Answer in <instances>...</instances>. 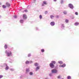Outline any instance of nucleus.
<instances>
[{"instance_id": "nucleus-45", "label": "nucleus", "mask_w": 79, "mask_h": 79, "mask_svg": "<svg viewBox=\"0 0 79 79\" xmlns=\"http://www.w3.org/2000/svg\"><path fill=\"white\" fill-rule=\"evenodd\" d=\"M36 1V0H34V2H35Z\"/></svg>"}, {"instance_id": "nucleus-33", "label": "nucleus", "mask_w": 79, "mask_h": 79, "mask_svg": "<svg viewBox=\"0 0 79 79\" xmlns=\"http://www.w3.org/2000/svg\"><path fill=\"white\" fill-rule=\"evenodd\" d=\"M2 77H3V75H0V79H1V78H2Z\"/></svg>"}, {"instance_id": "nucleus-42", "label": "nucleus", "mask_w": 79, "mask_h": 79, "mask_svg": "<svg viewBox=\"0 0 79 79\" xmlns=\"http://www.w3.org/2000/svg\"><path fill=\"white\" fill-rule=\"evenodd\" d=\"M36 30H38L39 28L37 27H36Z\"/></svg>"}, {"instance_id": "nucleus-22", "label": "nucleus", "mask_w": 79, "mask_h": 79, "mask_svg": "<svg viewBox=\"0 0 79 79\" xmlns=\"http://www.w3.org/2000/svg\"><path fill=\"white\" fill-rule=\"evenodd\" d=\"M78 24H79V23L78 22H76V23H75V26H78Z\"/></svg>"}, {"instance_id": "nucleus-37", "label": "nucleus", "mask_w": 79, "mask_h": 79, "mask_svg": "<svg viewBox=\"0 0 79 79\" xmlns=\"http://www.w3.org/2000/svg\"><path fill=\"white\" fill-rule=\"evenodd\" d=\"M10 70L11 71H14V69H10Z\"/></svg>"}, {"instance_id": "nucleus-44", "label": "nucleus", "mask_w": 79, "mask_h": 79, "mask_svg": "<svg viewBox=\"0 0 79 79\" xmlns=\"http://www.w3.org/2000/svg\"><path fill=\"white\" fill-rule=\"evenodd\" d=\"M54 1V2H56L57 0H53Z\"/></svg>"}, {"instance_id": "nucleus-20", "label": "nucleus", "mask_w": 79, "mask_h": 79, "mask_svg": "<svg viewBox=\"0 0 79 79\" xmlns=\"http://www.w3.org/2000/svg\"><path fill=\"white\" fill-rule=\"evenodd\" d=\"M25 64H29V61L28 60H26L25 62Z\"/></svg>"}, {"instance_id": "nucleus-41", "label": "nucleus", "mask_w": 79, "mask_h": 79, "mask_svg": "<svg viewBox=\"0 0 79 79\" xmlns=\"http://www.w3.org/2000/svg\"><path fill=\"white\" fill-rule=\"evenodd\" d=\"M14 17L15 18H16L17 16L15 15V16H14Z\"/></svg>"}, {"instance_id": "nucleus-38", "label": "nucleus", "mask_w": 79, "mask_h": 79, "mask_svg": "<svg viewBox=\"0 0 79 79\" xmlns=\"http://www.w3.org/2000/svg\"><path fill=\"white\" fill-rule=\"evenodd\" d=\"M60 3H61V4H63V0H61V1L60 2Z\"/></svg>"}, {"instance_id": "nucleus-16", "label": "nucleus", "mask_w": 79, "mask_h": 79, "mask_svg": "<svg viewBox=\"0 0 79 79\" xmlns=\"http://www.w3.org/2000/svg\"><path fill=\"white\" fill-rule=\"evenodd\" d=\"M29 74L30 75L32 76L33 75V73L32 72H30L29 73Z\"/></svg>"}, {"instance_id": "nucleus-10", "label": "nucleus", "mask_w": 79, "mask_h": 79, "mask_svg": "<svg viewBox=\"0 0 79 79\" xmlns=\"http://www.w3.org/2000/svg\"><path fill=\"white\" fill-rule=\"evenodd\" d=\"M58 62L59 64H60V65H61V64H62L63 63V61H62L61 60H59L58 61Z\"/></svg>"}, {"instance_id": "nucleus-2", "label": "nucleus", "mask_w": 79, "mask_h": 79, "mask_svg": "<svg viewBox=\"0 0 79 79\" xmlns=\"http://www.w3.org/2000/svg\"><path fill=\"white\" fill-rule=\"evenodd\" d=\"M56 63V62L55 60H52L51 63L49 64V66L51 69H53L55 67V64Z\"/></svg>"}, {"instance_id": "nucleus-40", "label": "nucleus", "mask_w": 79, "mask_h": 79, "mask_svg": "<svg viewBox=\"0 0 79 79\" xmlns=\"http://www.w3.org/2000/svg\"><path fill=\"white\" fill-rule=\"evenodd\" d=\"M47 13H48L47 11H45V14H47Z\"/></svg>"}, {"instance_id": "nucleus-4", "label": "nucleus", "mask_w": 79, "mask_h": 79, "mask_svg": "<svg viewBox=\"0 0 79 79\" xmlns=\"http://www.w3.org/2000/svg\"><path fill=\"white\" fill-rule=\"evenodd\" d=\"M68 6L71 9H74V6L72 4H68Z\"/></svg>"}, {"instance_id": "nucleus-46", "label": "nucleus", "mask_w": 79, "mask_h": 79, "mask_svg": "<svg viewBox=\"0 0 79 79\" xmlns=\"http://www.w3.org/2000/svg\"><path fill=\"white\" fill-rule=\"evenodd\" d=\"M2 4L1 2H0V5H1Z\"/></svg>"}, {"instance_id": "nucleus-9", "label": "nucleus", "mask_w": 79, "mask_h": 79, "mask_svg": "<svg viewBox=\"0 0 79 79\" xmlns=\"http://www.w3.org/2000/svg\"><path fill=\"white\" fill-rule=\"evenodd\" d=\"M44 4L45 5H47V2L46 1H44L43 3L42 4V6H44Z\"/></svg>"}, {"instance_id": "nucleus-28", "label": "nucleus", "mask_w": 79, "mask_h": 79, "mask_svg": "<svg viewBox=\"0 0 79 79\" xmlns=\"http://www.w3.org/2000/svg\"><path fill=\"white\" fill-rule=\"evenodd\" d=\"M61 77V75H59L57 77V78H58V79H60Z\"/></svg>"}, {"instance_id": "nucleus-11", "label": "nucleus", "mask_w": 79, "mask_h": 79, "mask_svg": "<svg viewBox=\"0 0 79 79\" xmlns=\"http://www.w3.org/2000/svg\"><path fill=\"white\" fill-rule=\"evenodd\" d=\"M40 69V66L39 65H37V67H36V69H35V71H37L38 70H39Z\"/></svg>"}, {"instance_id": "nucleus-35", "label": "nucleus", "mask_w": 79, "mask_h": 79, "mask_svg": "<svg viewBox=\"0 0 79 79\" xmlns=\"http://www.w3.org/2000/svg\"><path fill=\"white\" fill-rule=\"evenodd\" d=\"M29 63L30 64L33 63V61H32V60H30V61H29Z\"/></svg>"}, {"instance_id": "nucleus-3", "label": "nucleus", "mask_w": 79, "mask_h": 79, "mask_svg": "<svg viewBox=\"0 0 79 79\" xmlns=\"http://www.w3.org/2000/svg\"><path fill=\"white\" fill-rule=\"evenodd\" d=\"M58 70L57 69H52L51 70V72L52 73H56L57 74L58 73Z\"/></svg>"}, {"instance_id": "nucleus-47", "label": "nucleus", "mask_w": 79, "mask_h": 79, "mask_svg": "<svg viewBox=\"0 0 79 79\" xmlns=\"http://www.w3.org/2000/svg\"><path fill=\"white\" fill-rule=\"evenodd\" d=\"M2 16H1V15H0V18H1Z\"/></svg>"}, {"instance_id": "nucleus-34", "label": "nucleus", "mask_w": 79, "mask_h": 79, "mask_svg": "<svg viewBox=\"0 0 79 79\" xmlns=\"http://www.w3.org/2000/svg\"><path fill=\"white\" fill-rule=\"evenodd\" d=\"M75 14L76 15H78V12H76Z\"/></svg>"}, {"instance_id": "nucleus-6", "label": "nucleus", "mask_w": 79, "mask_h": 79, "mask_svg": "<svg viewBox=\"0 0 79 79\" xmlns=\"http://www.w3.org/2000/svg\"><path fill=\"white\" fill-rule=\"evenodd\" d=\"M30 71V68H27L26 69V73H28V72H29Z\"/></svg>"}, {"instance_id": "nucleus-13", "label": "nucleus", "mask_w": 79, "mask_h": 79, "mask_svg": "<svg viewBox=\"0 0 79 79\" xmlns=\"http://www.w3.org/2000/svg\"><path fill=\"white\" fill-rule=\"evenodd\" d=\"M6 5L7 7H10V4L8 2H6Z\"/></svg>"}, {"instance_id": "nucleus-27", "label": "nucleus", "mask_w": 79, "mask_h": 79, "mask_svg": "<svg viewBox=\"0 0 79 79\" xmlns=\"http://www.w3.org/2000/svg\"><path fill=\"white\" fill-rule=\"evenodd\" d=\"M42 18H43V17L42 15H40V19H42Z\"/></svg>"}, {"instance_id": "nucleus-18", "label": "nucleus", "mask_w": 79, "mask_h": 79, "mask_svg": "<svg viewBox=\"0 0 79 79\" xmlns=\"http://www.w3.org/2000/svg\"><path fill=\"white\" fill-rule=\"evenodd\" d=\"M9 69V67L7 65V64H6V68H5V69L6 70H8Z\"/></svg>"}, {"instance_id": "nucleus-48", "label": "nucleus", "mask_w": 79, "mask_h": 79, "mask_svg": "<svg viewBox=\"0 0 79 79\" xmlns=\"http://www.w3.org/2000/svg\"><path fill=\"white\" fill-rule=\"evenodd\" d=\"M48 78H45V79H48Z\"/></svg>"}, {"instance_id": "nucleus-31", "label": "nucleus", "mask_w": 79, "mask_h": 79, "mask_svg": "<svg viewBox=\"0 0 79 79\" xmlns=\"http://www.w3.org/2000/svg\"><path fill=\"white\" fill-rule=\"evenodd\" d=\"M14 61V60L13 59H11L10 60V62L11 63L12 62H13Z\"/></svg>"}, {"instance_id": "nucleus-15", "label": "nucleus", "mask_w": 79, "mask_h": 79, "mask_svg": "<svg viewBox=\"0 0 79 79\" xmlns=\"http://www.w3.org/2000/svg\"><path fill=\"white\" fill-rule=\"evenodd\" d=\"M4 47L5 49H7V48H8V45L7 44H5Z\"/></svg>"}, {"instance_id": "nucleus-26", "label": "nucleus", "mask_w": 79, "mask_h": 79, "mask_svg": "<svg viewBox=\"0 0 79 79\" xmlns=\"http://www.w3.org/2000/svg\"><path fill=\"white\" fill-rule=\"evenodd\" d=\"M6 64H4L3 65L2 67H6Z\"/></svg>"}, {"instance_id": "nucleus-43", "label": "nucleus", "mask_w": 79, "mask_h": 79, "mask_svg": "<svg viewBox=\"0 0 79 79\" xmlns=\"http://www.w3.org/2000/svg\"><path fill=\"white\" fill-rule=\"evenodd\" d=\"M24 11H25V12H27V10L26 9L25 10H24Z\"/></svg>"}, {"instance_id": "nucleus-12", "label": "nucleus", "mask_w": 79, "mask_h": 79, "mask_svg": "<svg viewBox=\"0 0 79 79\" xmlns=\"http://www.w3.org/2000/svg\"><path fill=\"white\" fill-rule=\"evenodd\" d=\"M34 65L35 66V67H37L38 65H39V64L37 62H35L34 64Z\"/></svg>"}, {"instance_id": "nucleus-21", "label": "nucleus", "mask_w": 79, "mask_h": 79, "mask_svg": "<svg viewBox=\"0 0 79 79\" xmlns=\"http://www.w3.org/2000/svg\"><path fill=\"white\" fill-rule=\"evenodd\" d=\"M67 79H71V77L70 76H68L67 77Z\"/></svg>"}, {"instance_id": "nucleus-19", "label": "nucleus", "mask_w": 79, "mask_h": 79, "mask_svg": "<svg viewBox=\"0 0 79 79\" xmlns=\"http://www.w3.org/2000/svg\"><path fill=\"white\" fill-rule=\"evenodd\" d=\"M31 53H29L28 54L27 56L28 57H31Z\"/></svg>"}, {"instance_id": "nucleus-5", "label": "nucleus", "mask_w": 79, "mask_h": 79, "mask_svg": "<svg viewBox=\"0 0 79 79\" xmlns=\"http://www.w3.org/2000/svg\"><path fill=\"white\" fill-rule=\"evenodd\" d=\"M23 20H24V19H26L27 17L26 14H23Z\"/></svg>"}, {"instance_id": "nucleus-25", "label": "nucleus", "mask_w": 79, "mask_h": 79, "mask_svg": "<svg viewBox=\"0 0 79 79\" xmlns=\"http://www.w3.org/2000/svg\"><path fill=\"white\" fill-rule=\"evenodd\" d=\"M6 6H5V5H3L2 8H3V9L6 8Z\"/></svg>"}, {"instance_id": "nucleus-39", "label": "nucleus", "mask_w": 79, "mask_h": 79, "mask_svg": "<svg viewBox=\"0 0 79 79\" xmlns=\"http://www.w3.org/2000/svg\"><path fill=\"white\" fill-rule=\"evenodd\" d=\"M74 16H72V19H74Z\"/></svg>"}, {"instance_id": "nucleus-1", "label": "nucleus", "mask_w": 79, "mask_h": 79, "mask_svg": "<svg viewBox=\"0 0 79 79\" xmlns=\"http://www.w3.org/2000/svg\"><path fill=\"white\" fill-rule=\"evenodd\" d=\"M5 53L6 54V56L8 57H10L12 56L13 54L12 53V52L8 50H7L5 51Z\"/></svg>"}, {"instance_id": "nucleus-8", "label": "nucleus", "mask_w": 79, "mask_h": 79, "mask_svg": "<svg viewBox=\"0 0 79 79\" xmlns=\"http://www.w3.org/2000/svg\"><path fill=\"white\" fill-rule=\"evenodd\" d=\"M50 24L51 26H54V25H55V22H54V21H52L50 23Z\"/></svg>"}, {"instance_id": "nucleus-30", "label": "nucleus", "mask_w": 79, "mask_h": 79, "mask_svg": "<svg viewBox=\"0 0 79 79\" xmlns=\"http://www.w3.org/2000/svg\"><path fill=\"white\" fill-rule=\"evenodd\" d=\"M63 13H64V14H65V15H67V12L66 11H64Z\"/></svg>"}, {"instance_id": "nucleus-7", "label": "nucleus", "mask_w": 79, "mask_h": 79, "mask_svg": "<svg viewBox=\"0 0 79 79\" xmlns=\"http://www.w3.org/2000/svg\"><path fill=\"white\" fill-rule=\"evenodd\" d=\"M66 64H63L62 65H60L59 67H66Z\"/></svg>"}, {"instance_id": "nucleus-17", "label": "nucleus", "mask_w": 79, "mask_h": 79, "mask_svg": "<svg viewBox=\"0 0 79 79\" xmlns=\"http://www.w3.org/2000/svg\"><path fill=\"white\" fill-rule=\"evenodd\" d=\"M20 22L21 23H23L24 22V19H20Z\"/></svg>"}, {"instance_id": "nucleus-14", "label": "nucleus", "mask_w": 79, "mask_h": 79, "mask_svg": "<svg viewBox=\"0 0 79 79\" xmlns=\"http://www.w3.org/2000/svg\"><path fill=\"white\" fill-rule=\"evenodd\" d=\"M65 26H64V24H62V25L61 26V28H62V29H64V28Z\"/></svg>"}, {"instance_id": "nucleus-49", "label": "nucleus", "mask_w": 79, "mask_h": 79, "mask_svg": "<svg viewBox=\"0 0 79 79\" xmlns=\"http://www.w3.org/2000/svg\"><path fill=\"white\" fill-rule=\"evenodd\" d=\"M1 30H0V32H1Z\"/></svg>"}, {"instance_id": "nucleus-29", "label": "nucleus", "mask_w": 79, "mask_h": 79, "mask_svg": "<svg viewBox=\"0 0 79 79\" xmlns=\"http://www.w3.org/2000/svg\"><path fill=\"white\" fill-rule=\"evenodd\" d=\"M52 73H49V76H50V77H52Z\"/></svg>"}, {"instance_id": "nucleus-23", "label": "nucleus", "mask_w": 79, "mask_h": 79, "mask_svg": "<svg viewBox=\"0 0 79 79\" xmlns=\"http://www.w3.org/2000/svg\"><path fill=\"white\" fill-rule=\"evenodd\" d=\"M53 18H54V16L53 15H51L50 18L52 19Z\"/></svg>"}, {"instance_id": "nucleus-24", "label": "nucleus", "mask_w": 79, "mask_h": 79, "mask_svg": "<svg viewBox=\"0 0 79 79\" xmlns=\"http://www.w3.org/2000/svg\"><path fill=\"white\" fill-rule=\"evenodd\" d=\"M41 52L42 53H44L45 52V50L44 49H41Z\"/></svg>"}, {"instance_id": "nucleus-36", "label": "nucleus", "mask_w": 79, "mask_h": 79, "mask_svg": "<svg viewBox=\"0 0 79 79\" xmlns=\"http://www.w3.org/2000/svg\"><path fill=\"white\" fill-rule=\"evenodd\" d=\"M69 20L67 19L65 20V22L66 23H68Z\"/></svg>"}, {"instance_id": "nucleus-32", "label": "nucleus", "mask_w": 79, "mask_h": 79, "mask_svg": "<svg viewBox=\"0 0 79 79\" xmlns=\"http://www.w3.org/2000/svg\"><path fill=\"white\" fill-rule=\"evenodd\" d=\"M55 17L56 18H59V15H56L55 16Z\"/></svg>"}]
</instances>
